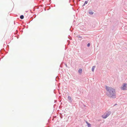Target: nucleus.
Segmentation results:
<instances>
[{
	"instance_id": "11",
	"label": "nucleus",
	"mask_w": 127,
	"mask_h": 127,
	"mask_svg": "<svg viewBox=\"0 0 127 127\" xmlns=\"http://www.w3.org/2000/svg\"><path fill=\"white\" fill-rule=\"evenodd\" d=\"M90 44L89 43H88L87 44V46L88 47H89L90 46Z\"/></svg>"
},
{
	"instance_id": "6",
	"label": "nucleus",
	"mask_w": 127,
	"mask_h": 127,
	"mask_svg": "<svg viewBox=\"0 0 127 127\" xmlns=\"http://www.w3.org/2000/svg\"><path fill=\"white\" fill-rule=\"evenodd\" d=\"M80 73H81L82 72V69H79L78 71Z\"/></svg>"
},
{
	"instance_id": "4",
	"label": "nucleus",
	"mask_w": 127,
	"mask_h": 127,
	"mask_svg": "<svg viewBox=\"0 0 127 127\" xmlns=\"http://www.w3.org/2000/svg\"><path fill=\"white\" fill-rule=\"evenodd\" d=\"M86 123L87 124L88 127H91V124H90L88 123L87 121H86Z\"/></svg>"
},
{
	"instance_id": "5",
	"label": "nucleus",
	"mask_w": 127,
	"mask_h": 127,
	"mask_svg": "<svg viewBox=\"0 0 127 127\" xmlns=\"http://www.w3.org/2000/svg\"><path fill=\"white\" fill-rule=\"evenodd\" d=\"M95 67V66H94L92 68V71H94V69Z\"/></svg>"
},
{
	"instance_id": "10",
	"label": "nucleus",
	"mask_w": 127,
	"mask_h": 127,
	"mask_svg": "<svg viewBox=\"0 0 127 127\" xmlns=\"http://www.w3.org/2000/svg\"><path fill=\"white\" fill-rule=\"evenodd\" d=\"M68 99H69V100H70L71 99V97L70 96H68Z\"/></svg>"
},
{
	"instance_id": "7",
	"label": "nucleus",
	"mask_w": 127,
	"mask_h": 127,
	"mask_svg": "<svg viewBox=\"0 0 127 127\" xmlns=\"http://www.w3.org/2000/svg\"><path fill=\"white\" fill-rule=\"evenodd\" d=\"M20 18L21 19H23L24 18V16L23 15H21L20 16Z\"/></svg>"
},
{
	"instance_id": "3",
	"label": "nucleus",
	"mask_w": 127,
	"mask_h": 127,
	"mask_svg": "<svg viewBox=\"0 0 127 127\" xmlns=\"http://www.w3.org/2000/svg\"><path fill=\"white\" fill-rule=\"evenodd\" d=\"M126 83H124L123 86L121 88L122 90H126Z\"/></svg>"
},
{
	"instance_id": "2",
	"label": "nucleus",
	"mask_w": 127,
	"mask_h": 127,
	"mask_svg": "<svg viewBox=\"0 0 127 127\" xmlns=\"http://www.w3.org/2000/svg\"><path fill=\"white\" fill-rule=\"evenodd\" d=\"M111 113V112H110L105 113L102 115V117L103 118L105 119L108 117Z\"/></svg>"
},
{
	"instance_id": "8",
	"label": "nucleus",
	"mask_w": 127,
	"mask_h": 127,
	"mask_svg": "<svg viewBox=\"0 0 127 127\" xmlns=\"http://www.w3.org/2000/svg\"><path fill=\"white\" fill-rule=\"evenodd\" d=\"M94 13V12L92 11H90L89 12V13L91 14H93Z\"/></svg>"
},
{
	"instance_id": "9",
	"label": "nucleus",
	"mask_w": 127,
	"mask_h": 127,
	"mask_svg": "<svg viewBox=\"0 0 127 127\" xmlns=\"http://www.w3.org/2000/svg\"><path fill=\"white\" fill-rule=\"evenodd\" d=\"M88 3V2L87 1H85V2L84 3V4L83 5H85V4H87Z\"/></svg>"
},
{
	"instance_id": "1",
	"label": "nucleus",
	"mask_w": 127,
	"mask_h": 127,
	"mask_svg": "<svg viewBox=\"0 0 127 127\" xmlns=\"http://www.w3.org/2000/svg\"><path fill=\"white\" fill-rule=\"evenodd\" d=\"M106 90L107 91V94L109 96L113 97L115 95V90L112 88L106 86Z\"/></svg>"
}]
</instances>
